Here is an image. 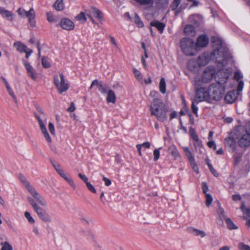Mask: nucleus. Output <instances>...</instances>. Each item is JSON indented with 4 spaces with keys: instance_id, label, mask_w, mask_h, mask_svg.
Wrapping results in <instances>:
<instances>
[{
    "instance_id": "obj_31",
    "label": "nucleus",
    "mask_w": 250,
    "mask_h": 250,
    "mask_svg": "<svg viewBox=\"0 0 250 250\" xmlns=\"http://www.w3.org/2000/svg\"><path fill=\"white\" fill-rule=\"evenodd\" d=\"M226 223L227 225V227L229 229H235L238 228L232 220L229 218L226 219Z\"/></svg>"
},
{
    "instance_id": "obj_48",
    "label": "nucleus",
    "mask_w": 250,
    "mask_h": 250,
    "mask_svg": "<svg viewBox=\"0 0 250 250\" xmlns=\"http://www.w3.org/2000/svg\"><path fill=\"white\" fill-rule=\"evenodd\" d=\"M241 209L244 213L246 214L249 217H250V208H246L245 205L242 204L241 207Z\"/></svg>"
},
{
    "instance_id": "obj_51",
    "label": "nucleus",
    "mask_w": 250,
    "mask_h": 250,
    "mask_svg": "<svg viewBox=\"0 0 250 250\" xmlns=\"http://www.w3.org/2000/svg\"><path fill=\"white\" fill-rule=\"evenodd\" d=\"M18 14L21 16L22 17L25 18L26 17L25 13H28V11L24 10V9H22L21 8H20L17 10Z\"/></svg>"
},
{
    "instance_id": "obj_44",
    "label": "nucleus",
    "mask_w": 250,
    "mask_h": 250,
    "mask_svg": "<svg viewBox=\"0 0 250 250\" xmlns=\"http://www.w3.org/2000/svg\"><path fill=\"white\" fill-rule=\"evenodd\" d=\"M42 64L44 68H47L50 67V63L48 62L46 58L43 57L42 59Z\"/></svg>"
},
{
    "instance_id": "obj_16",
    "label": "nucleus",
    "mask_w": 250,
    "mask_h": 250,
    "mask_svg": "<svg viewBox=\"0 0 250 250\" xmlns=\"http://www.w3.org/2000/svg\"><path fill=\"white\" fill-rule=\"evenodd\" d=\"M238 94V91H231L226 94L225 100L227 103L232 104L236 100Z\"/></svg>"
},
{
    "instance_id": "obj_37",
    "label": "nucleus",
    "mask_w": 250,
    "mask_h": 250,
    "mask_svg": "<svg viewBox=\"0 0 250 250\" xmlns=\"http://www.w3.org/2000/svg\"><path fill=\"white\" fill-rule=\"evenodd\" d=\"M91 9L92 13L95 15L96 18L99 19H101L102 18V14L98 9L95 7H92Z\"/></svg>"
},
{
    "instance_id": "obj_55",
    "label": "nucleus",
    "mask_w": 250,
    "mask_h": 250,
    "mask_svg": "<svg viewBox=\"0 0 250 250\" xmlns=\"http://www.w3.org/2000/svg\"><path fill=\"white\" fill-rule=\"evenodd\" d=\"M191 109H192L193 113L195 115H196V116H197L198 107L195 104L194 102H192V105H191Z\"/></svg>"
},
{
    "instance_id": "obj_38",
    "label": "nucleus",
    "mask_w": 250,
    "mask_h": 250,
    "mask_svg": "<svg viewBox=\"0 0 250 250\" xmlns=\"http://www.w3.org/2000/svg\"><path fill=\"white\" fill-rule=\"evenodd\" d=\"M63 179L71 186L73 189L76 188V185L73 179L70 176L67 175Z\"/></svg>"
},
{
    "instance_id": "obj_52",
    "label": "nucleus",
    "mask_w": 250,
    "mask_h": 250,
    "mask_svg": "<svg viewBox=\"0 0 250 250\" xmlns=\"http://www.w3.org/2000/svg\"><path fill=\"white\" fill-rule=\"evenodd\" d=\"M208 166L209 167V169L210 170V171H211V172L215 176V177H218V174L217 173V171H216V170H215L214 169V168L210 164H208Z\"/></svg>"
},
{
    "instance_id": "obj_56",
    "label": "nucleus",
    "mask_w": 250,
    "mask_h": 250,
    "mask_svg": "<svg viewBox=\"0 0 250 250\" xmlns=\"http://www.w3.org/2000/svg\"><path fill=\"white\" fill-rule=\"evenodd\" d=\"M78 176L81 180H82L85 183V184L88 182V178L85 175L82 174V173H80L78 174Z\"/></svg>"
},
{
    "instance_id": "obj_45",
    "label": "nucleus",
    "mask_w": 250,
    "mask_h": 250,
    "mask_svg": "<svg viewBox=\"0 0 250 250\" xmlns=\"http://www.w3.org/2000/svg\"><path fill=\"white\" fill-rule=\"evenodd\" d=\"M212 202V198L210 194H206V205L207 207L210 206Z\"/></svg>"
},
{
    "instance_id": "obj_40",
    "label": "nucleus",
    "mask_w": 250,
    "mask_h": 250,
    "mask_svg": "<svg viewBox=\"0 0 250 250\" xmlns=\"http://www.w3.org/2000/svg\"><path fill=\"white\" fill-rule=\"evenodd\" d=\"M134 22L139 27H142L144 26L143 22L140 20L139 16L136 13L135 14Z\"/></svg>"
},
{
    "instance_id": "obj_32",
    "label": "nucleus",
    "mask_w": 250,
    "mask_h": 250,
    "mask_svg": "<svg viewBox=\"0 0 250 250\" xmlns=\"http://www.w3.org/2000/svg\"><path fill=\"white\" fill-rule=\"evenodd\" d=\"M159 88L160 90L163 94L166 93V83L165 80L164 78L161 79L159 83Z\"/></svg>"
},
{
    "instance_id": "obj_50",
    "label": "nucleus",
    "mask_w": 250,
    "mask_h": 250,
    "mask_svg": "<svg viewBox=\"0 0 250 250\" xmlns=\"http://www.w3.org/2000/svg\"><path fill=\"white\" fill-rule=\"evenodd\" d=\"M190 163L194 171L198 173L199 172V168L195 163V160H194L193 161H192L190 162Z\"/></svg>"
},
{
    "instance_id": "obj_60",
    "label": "nucleus",
    "mask_w": 250,
    "mask_h": 250,
    "mask_svg": "<svg viewBox=\"0 0 250 250\" xmlns=\"http://www.w3.org/2000/svg\"><path fill=\"white\" fill-rule=\"evenodd\" d=\"M208 146L210 148H213L214 150L216 149V146L214 141H211L208 143Z\"/></svg>"
},
{
    "instance_id": "obj_12",
    "label": "nucleus",
    "mask_w": 250,
    "mask_h": 250,
    "mask_svg": "<svg viewBox=\"0 0 250 250\" xmlns=\"http://www.w3.org/2000/svg\"><path fill=\"white\" fill-rule=\"evenodd\" d=\"M23 62L26 68L28 75L33 80H36L38 75L36 71L26 61L23 60Z\"/></svg>"
},
{
    "instance_id": "obj_11",
    "label": "nucleus",
    "mask_w": 250,
    "mask_h": 250,
    "mask_svg": "<svg viewBox=\"0 0 250 250\" xmlns=\"http://www.w3.org/2000/svg\"><path fill=\"white\" fill-rule=\"evenodd\" d=\"M213 51L218 52L219 53H216V56L214 57V59H212V60H215V61L218 63L224 65L225 60L227 56V52L225 51H223L222 49L221 48L214 50Z\"/></svg>"
},
{
    "instance_id": "obj_8",
    "label": "nucleus",
    "mask_w": 250,
    "mask_h": 250,
    "mask_svg": "<svg viewBox=\"0 0 250 250\" xmlns=\"http://www.w3.org/2000/svg\"><path fill=\"white\" fill-rule=\"evenodd\" d=\"M216 53H219L216 51H213L211 53L205 52L200 55L197 59L198 65L204 66L207 65L212 59H214Z\"/></svg>"
},
{
    "instance_id": "obj_14",
    "label": "nucleus",
    "mask_w": 250,
    "mask_h": 250,
    "mask_svg": "<svg viewBox=\"0 0 250 250\" xmlns=\"http://www.w3.org/2000/svg\"><path fill=\"white\" fill-rule=\"evenodd\" d=\"M225 146L233 152L236 148V142L233 138L229 137L225 139Z\"/></svg>"
},
{
    "instance_id": "obj_5",
    "label": "nucleus",
    "mask_w": 250,
    "mask_h": 250,
    "mask_svg": "<svg viewBox=\"0 0 250 250\" xmlns=\"http://www.w3.org/2000/svg\"><path fill=\"white\" fill-rule=\"evenodd\" d=\"M225 87L220 83H213L209 87V99L219 101L225 92Z\"/></svg>"
},
{
    "instance_id": "obj_30",
    "label": "nucleus",
    "mask_w": 250,
    "mask_h": 250,
    "mask_svg": "<svg viewBox=\"0 0 250 250\" xmlns=\"http://www.w3.org/2000/svg\"><path fill=\"white\" fill-rule=\"evenodd\" d=\"M184 32L185 34L190 35L194 34V27L192 25H187L184 28Z\"/></svg>"
},
{
    "instance_id": "obj_20",
    "label": "nucleus",
    "mask_w": 250,
    "mask_h": 250,
    "mask_svg": "<svg viewBox=\"0 0 250 250\" xmlns=\"http://www.w3.org/2000/svg\"><path fill=\"white\" fill-rule=\"evenodd\" d=\"M188 230L189 233H192L196 236H200L201 238H204L206 236V233L205 231L202 230L195 229L193 227L188 228Z\"/></svg>"
},
{
    "instance_id": "obj_61",
    "label": "nucleus",
    "mask_w": 250,
    "mask_h": 250,
    "mask_svg": "<svg viewBox=\"0 0 250 250\" xmlns=\"http://www.w3.org/2000/svg\"><path fill=\"white\" fill-rule=\"evenodd\" d=\"M52 164L54 167V168L56 169V170L57 171V172L59 171V170H61L62 168H61V166L57 164H56L55 163L52 162Z\"/></svg>"
},
{
    "instance_id": "obj_29",
    "label": "nucleus",
    "mask_w": 250,
    "mask_h": 250,
    "mask_svg": "<svg viewBox=\"0 0 250 250\" xmlns=\"http://www.w3.org/2000/svg\"><path fill=\"white\" fill-rule=\"evenodd\" d=\"M183 150L185 153V155L187 157L188 159L189 162L191 161H193L194 160H195L194 157L193 156L191 152L190 151L189 148L187 147H183Z\"/></svg>"
},
{
    "instance_id": "obj_2",
    "label": "nucleus",
    "mask_w": 250,
    "mask_h": 250,
    "mask_svg": "<svg viewBox=\"0 0 250 250\" xmlns=\"http://www.w3.org/2000/svg\"><path fill=\"white\" fill-rule=\"evenodd\" d=\"M150 109L151 114L155 116L159 121L163 122L167 120V110L161 100L154 99Z\"/></svg>"
},
{
    "instance_id": "obj_46",
    "label": "nucleus",
    "mask_w": 250,
    "mask_h": 250,
    "mask_svg": "<svg viewBox=\"0 0 250 250\" xmlns=\"http://www.w3.org/2000/svg\"><path fill=\"white\" fill-rule=\"evenodd\" d=\"M161 149V147L158 149H155L153 151L154 155V161H156L158 160L160 157V150Z\"/></svg>"
},
{
    "instance_id": "obj_4",
    "label": "nucleus",
    "mask_w": 250,
    "mask_h": 250,
    "mask_svg": "<svg viewBox=\"0 0 250 250\" xmlns=\"http://www.w3.org/2000/svg\"><path fill=\"white\" fill-rule=\"evenodd\" d=\"M37 110L39 113V115L35 113V116L38 120L39 124L40 125V129L42 131V133L43 134L44 138L48 143H51V139L48 133L47 132L45 126V124L46 123L47 121V118L46 115L43 112V110L42 109L41 107H38Z\"/></svg>"
},
{
    "instance_id": "obj_1",
    "label": "nucleus",
    "mask_w": 250,
    "mask_h": 250,
    "mask_svg": "<svg viewBox=\"0 0 250 250\" xmlns=\"http://www.w3.org/2000/svg\"><path fill=\"white\" fill-rule=\"evenodd\" d=\"M18 178L24 188L32 196H28L27 199L38 217L44 222H51V219L46 210L40 207L36 203L37 202L42 206L46 207L47 203L45 200L38 192L24 175L20 173L18 175Z\"/></svg>"
},
{
    "instance_id": "obj_13",
    "label": "nucleus",
    "mask_w": 250,
    "mask_h": 250,
    "mask_svg": "<svg viewBox=\"0 0 250 250\" xmlns=\"http://www.w3.org/2000/svg\"><path fill=\"white\" fill-rule=\"evenodd\" d=\"M208 43V38L206 36L202 35L198 37L195 45L197 48L199 47H204L207 45Z\"/></svg>"
},
{
    "instance_id": "obj_6",
    "label": "nucleus",
    "mask_w": 250,
    "mask_h": 250,
    "mask_svg": "<svg viewBox=\"0 0 250 250\" xmlns=\"http://www.w3.org/2000/svg\"><path fill=\"white\" fill-rule=\"evenodd\" d=\"M181 47L184 53L187 56L194 55L195 43L192 39L184 38L180 41Z\"/></svg>"
},
{
    "instance_id": "obj_64",
    "label": "nucleus",
    "mask_w": 250,
    "mask_h": 250,
    "mask_svg": "<svg viewBox=\"0 0 250 250\" xmlns=\"http://www.w3.org/2000/svg\"><path fill=\"white\" fill-rule=\"evenodd\" d=\"M24 52L26 53L25 57L27 59L29 55L32 53L33 51L31 49L28 48Z\"/></svg>"
},
{
    "instance_id": "obj_23",
    "label": "nucleus",
    "mask_w": 250,
    "mask_h": 250,
    "mask_svg": "<svg viewBox=\"0 0 250 250\" xmlns=\"http://www.w3.org/2000/svg\"><path fill=\"white\" fill-rule=\"evenodd\" d=\"M151 26L156 27L160 33H162L166 26L165 24L163 22L157 21H152L150 23Z\"/></svg>"
},
{
    "instance_id": "obj_19",
    "label": "nucleus",
    "mask_w": 250,
    "mask_h": 250,
    "mask_svg": "<svg viewBox=\"0 0 250 250\" xmlns=\"http://www.w3.org/2000/svg\"><path fill=\"white\" fill-rule=\"evenodd\" d=\"M1 15L3 18L9 21H12L14 19V15L13 13L4 8H1Z\"/></svg>"
},
{
    "instance_id": "obj_36",
    "label": "nucleus",
    "mask_w": 250,
    "mask_h": 250,
    "mask_svg": "<svg viewBox=\"0 0 250 250\" xmlns=\"http://www.w3.org/2000/svg\"><path fill=\"white\" fill-rule=\"evenodd\" d=\"M25 217L26 218V219L28 220V222L31 224L33 225L35 224V220L34 218L32 217L30 213L28 211H25L24 213Z\"/></svg>"
},
{
    "instance_id": "obj_47",
    "label": "nucleus",
    "mask_w": 250,
    "mask_h": 250,
    "mask_svg": "<svg viewBox=\"0 0 250 250\" xmlns=\"http://www.w3.org/2000/svg\"><path fill=\"white\" fill-rule=\"evenodd\" d=\"M182 0H174L171 4V8L173 10H175L179 5Z\"/></svg>"
},
{
    "instance_id": "obj_15",
    "label": "nucleus",
    "mask_w": 250,
    "mask_h": 250,
    "mask_svg": "<svg viewBox=\"0 0 250 250\" xmlns=\"http://www.w3.org/2000/svg\"><path fill=\"white\" fill-rule=\"evenodd\" d=\"M61 26L65 30H71L74 28V23L69 19H63L61 20Z\"/></svg>"
},
{
    "instance_id": "obj_22",
    "label": "nucleus",
    "mask_w": 250,
    "mask_h": 250,
    "mask_svg": "<svg viewBox=\"0 0 250 250\" xmlns=\"http://www.w3.org/2000/svg\"><path fill=\"white\" fill-rule=\"evenodd\" d=\"M199 67L200 66L198 65L197 61L195 60H190L188 62V67L191 71H197Z\"/></svg>"
},
{
    "instance_id": "obj_59",
    "label": "nucleus",
    "mask_w": 250,
    "mask_h": 250,
    "mask_svg": "<svg viewBox=\"0 0 250 250\" xmlns=\"http://www.w3.org/2000/svg\"><path fill=\"white\" fill-rule=\"evenodd\" d=\"M103 179L105 183V186H109L111 184V180L106 178L104 175H103Z\"/></svg>"
},
{
    "instance_id": "obj_9",
    "label": "nucleus",
    "mask_w": 250,
    "mask_h": 250,
    "mask_svg": "<svg viewBox=\"0 0 250 250\" xmlns=\"http://www.w3.org/2000/svg\"><path fill=\"white\" fill-rule=\"evenodd\" d=\"M216 70L214 67L211 66L207 67L202 74V79L200 80L201 84L208 83L211 82L215 76Z\"/></svg>"
},
{
    "instance_id": "obj_39",
    "label": "nucleus",
    "mask_w": 250,
    "mask_h": 250,
    "mask_svg": "<svg viewBox=\"0 0 250 250\" xmlns=\"http://www.w3.org/2000/svg\"><path fill=\"white\" fill-rule=\"evenodd\" d=\"M76 19L82 22H85L86 21V18L84 13L83 12H81L76 17Z\"/></svg>"
},
{
    "instance_id": "obj_24",
    "label": "nucleus",
    "mask_w": 250,
    "mask_h": 250,
    "mask_svg": "<svg viewBox=\"0 0 250 250\" xmlns=\"http://www.w3.org/2000/svg\"><path fill=\"white\" fill-rule=\"evenodd\" d=\"M168 152L175 159L180 157V155L178 149L174 145L170 146L168 149Z\"/></svg>"
},
{
    "instance_id": "obj_35",
    "label": "nucleus",
    "mask_w": 250,
    "mask_h": 250,
    "mask_svg": "<svg viewBox=\"0 0 250 250\" xmlns=\"http://www.w3.org/2000/svg\"><path fill=\"white\" fill-rule=\"evenodd\" d=\"M1 250H13L12 246L8 242L1 243Z\"/></svg>"
},
{
    "instance_id": "obj_26",
    "label": "nucleus",
    "mask_w": 250,
    "mask_h": 250,
    "mask_svg": "<svg viewBox=\"0 0 250 250\" xmlns=\"http://www.w3.org/2000/svg\"><path fill=\"white\" fill-rule=\"evenodd\" d=\"M14 46L20 52H23L28 48L27 46L23 44L20 42H14Z\"/></svg>"
},
{
    "instance_id": "obj_43",
    "label": "nucleus",
    "mask_w": 250,
    "mask_h": 250,
    "mask_svg": "<svg viewBox=\"0 0 250 250\" xmlns=\"http://www.w3.org/2000/svg\"><path fill=\"white\" fill-rule=\"evenodd\" d=\"M47 21L50 22H55L57 21L56 18L51 12H48L46 14Z\"/></svg>"
},
{
    "instance_id": "obj_62",
    "label": "nucleus",
    "mask_w": 250,
    "mask_h": 250,
    "mask_svg": "<svg viewBox=\"0 0 250 250\" xmlns=\"http://www.w3.org/2000/svg\"><path fill=\"white\" fill-rule=\"evenodd\" d=\"M58 173L63 178L67 175L62 169L59 170Z\"/></svg>"
},
{
    "instance_id": "obj_42",
    "label": "nucleus",
    "mask_w": 250,
    "mask_h": 250,
    "mask_svg": "<svg viewBox=\"0 0 250 250\" xmlns=\"http://www.w3.org/2000/svg\"><path fill=\"white\" fill-rule=\"evenodd\" d=\"M242 156V153H235L234 154V161L235 165H237L241 161Z\"/></svg>"
},
{
    "instance_id": "obj_17",
    "label": "nucleus",
    "mask_w": 250,
    "mask_h": 250,
    "mask_svg": "<svg viewBox=\"0 0 250 250\" xmlns=\"http://www.w3.org/2000/svg\"><path fill=\"white\" fill-rule=\"evenodd\" d=\"M93 85H96L99 91L102 94H105L110 89L109 87L105 84L101 82H99L98 80H95L93 81Z\"/></svg>"
},
{
    "instance_id": "obj_63",
    "label": "nucleus",
    "mask_w": 250,
    "mask_h": 250,
    "mask_svg": "<svg viewBox=\"0 0 250 250\" xmlns=\"http://www.w3.org/2000/svg\"><path fill=\"white\" fill-rule=\"evenodd\" d=\"M75 110V107L74 104L72 102L70 104V107L67 109V111L69 112H73Z\"/></svg>"
},
{
    "instance_id": "obj_58",
    "label": "nucleus",
    "mask_w": 250,
    "mask_h": 250,
    "mask_svg": "<svg viewBox=\"0 0 250 250\" xmlns=\"http://www.w3.org/2000/svg\"><path fill=\"white\" fill-rule=\"evenodd\" d=\"M242 78V75L239 72H236L234 73V79L238 81H240Z\"/></svg>"
},
{
    "instance_id": "obj_33",
    "label": "nucleus",
    "mask_w": 250,
    "mask_h": 250,
    "mask_svg": "<svg viewBox=\"0 0 250 250\" xmlns=\"http://www.w3.org/2000/svg\"><path fill=\"white\" fill-rule=\"evenodd\" d=\"M133 73L138 81L142 83L143 82V77L141 73L138 71L137 69L133 68Z\"/></svg>"
},
{
    "instance_id": "obj_49",
    "label": "nucleus",
    "mask_w": 250,
    "mask_h": 250,
    "mask_svg": "<svg viewBox=\"0 0 250 250\" xmlns=\"http://www.w3.org/2000/svg\"><path fill=\"white\" fill-rule=\"evenodd\" d=\"M85 185L89 190L94 193H96V190L91 184H90L89 182H88Z\"/></svg>"
},
{
    "instance_id": "obj_54",
    "label": "nucleus",
    "mask_w": 250,
    "mask_h": 250,
    "mask_svg": "<svg viewBox=\"0 0 250 250\" xmlns=\"http://www.w3.org/2000/svg\"><path fill=\"white\" fill-rule=\"evenodd\" d=\"M48 129L52 135H55V131L54 125L52 123H49L48 124Z\"/></svg>"
},
{
    "instance_id": "obj_28",
    "label": "nucleus",
    "mask_w": 250,
    "mask_h": 250,
    "mask_svg": "<svg viewBox=\"0 0 250 250\" xmlns=\"http://www.w3.org/2000/svg\"><path fill=\"white\" fill-rule=\"evenodd\" d=\"M54 7L57 11H62L64 8L63 0H57L54 4Z\"/></svg>"
},
{
    "instance_id": "obj_53",
    "label": "nucleus",
    "mask_w": 250,
    "mask_h": 250,
    "mask_svg": "<svg viewBox=\"0 0 250 250\" xmlns=\"http://www.w3.org/2000/svg\"><path fill=\"white\" fill-rule=\"evenodd\" d=\"M239 248L240 250H250V247L244 243H240L239 245Z\"/></svg>"
},
{
    "instance_id": "obj_41",
    "label": "nucleus",
    "mask_w": 250,
    "mask_h": 250,
    "mask_svg": "<svg viewBox=\"0 0 250 250\" xmlns=\"http://www.w3.org/2000/svg\"><path fill=\"white\" fill-rule=\"evenodd\" d=\"M217 212L219 215V217L221 220H226L227 218L225 213V211L223 208H222L221 207H219L217 211Z\"/></svg>"
},
{
    "instance_id": "obj_27",
    "label": "nucleus",
    "mask_w": 250,
    "mask_h": 250,
    "mask_svg": "<svg viewBox=\"0 0 250 250\" xmlns=\"http://www.w3.org/2000/svg\"><path fill=\"white\" fill-rule=\"evenodd\" d=\"M157 7L160 9L165 8L167 6L169 0H155Z\"/></svg>"
},
{
    "instance_id": "obj_18",
    "label": "nucleus",
    "mask_w": 250,
    "mask_h": 250,
    "mask_svg": "<svg viewBox=\"0 0 250 250\" xmlns=\"http://www.w3.org/2000/svg\"><path fill=\"white\" fill-rule=\"evenodd\" d=\"M26 17L28 18V21L32 27H35L36 25L35 21V12L33 8H31L28 11V13H25Z\"/></svg>"
},
{
    "instance_id": "obj_10",
    "label": "nucleus",
    "mask_w": 250,
    "mask_h": 250,
    "mask_svg": "<svg viewBox=\"0 0 250 250\" xmlns=\"http://www.w3.org/2000/svg\"><path fill=\"white\" fill-rule=\"evenodd\" d=\"M238 144L241 148H245L250 146V133L245 130H243L239 136Z\"/></svg>"
},
{
    "instance_id": "obj_34",
    "label": "nucleus",
    "mask_w": 250,
    "mask_h": 250,
    "mask_svg": "<svg viewBox=\"0 0 250 250\" xmlns=\"http://www.w3.org/2000/svg\"><path fill=\"white\" fill-rule=\"evenodd\" d=\"M190 137L196 142L197 145H201V142L199 140L198 136L194 130H190Z\"/></svg>"
},
{
    "instance_id": "obj_57",
    "label": "nucleus",
    "mask_w": 250,
    "mask_h": 250,
    "mask_svg": "<svg viewBox=\"0 0 250 250\" xmlns=\"http://www.w3.org/2000/svg\"><path fill=\"white\" fill-rule=\"evenodd\" d=\"M202 189L203 192L206 195L207 191H208V188L207 184L205 182L202 183Z\"/></svg>"
},
{
    "instance_id": "obj_25",
    "label": "nucleus",
    "mask_w": 250,
    "mask_h": 250,
    "mask_svg": "<svg viewBox=\"0 0 250 250\" xmlns=\"http://www.w3.org/2000/svg\"><path fill=\"white\" fill-rule=\"evenodd\" d=\"M107 96L106 98V101L107 103H111L114 104L116 102V95L115 93L111 89L108 90L107 92Z\"/></svg>"
},
{
    "instance_id": "obj_7",
    "label": "nucleus",
    "mask_w": 250,
    "mask_h": 250,
    "mask_svg": "<svg viewBox=\"0 0 250 250\" xmlns=\"http://www.w3.org/2000/svg\"><path fill=\"white\" fill-rule=\"evenodd\" d=\"M54 83L60 94L66 92L69 88V84L65 81L62 73L60 74V77L57 75L54 76Z\"/></svg>"
},
{
    "instance_id": "obj_21",
    "label": "nucleus",
    "mask_w": 250,
    "mask_h": 250,
    "mask_svg": "<svg viewBox=\"0 0 250 250\" xmlns=\"http://www.w3.org/2000/svg\"><path fill=\"white\" fill-rule=\"evenodd\" d=\"M1 79H2V80L3 82V83L4 84L5 87L7 89V92H8L9 95L11 96V97L12 98L14 102L16 104H17L18 102H17V100L16 97L15 96V95L14 94L13 91H12L8 82L7 81V80L4 78L1 77Z\"/></svg>"
},
{
    "instance_id": "obj_3",
    "label": "nucleus",
    "mask_w": 250,
    "mask_h": 250,
    "mask_svg": "<svg viewBox=\"0 0 250 250\" xmlns=\"http://www.w3.org/2000/svg\"><path fill=\"white\" fill-rule=\"evenodd\" d=\"M194 86L196 90L195 101L197 103L209 100V91L208 88L203 86V84H201L199 78H195Z\"/></svg>"
}]
</instances>
